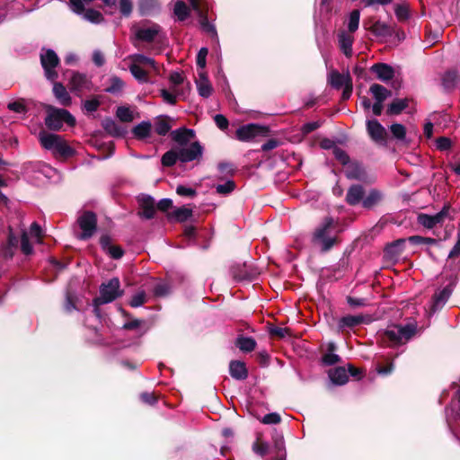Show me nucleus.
<instances>
[{
	"label": "nucleus",
	"mask_w": 460,
	"mask_h": 460,
	"mask_svg": "<svg viewBox=\"0 0 460 460\" xmlns=\"http://www.w3.org/2000/svg\"><path fill=\"white\" fill-rule=\"evenodd\" d=\"M339 226L338 219H334L332 217H324L312 234V243L320 245L322 252H329L341 242L337 235L341 232Z\"/></svg>",
	"instance_id": "1"
},
{
	"label": "nucleus",
	"mask_w": 460,
	"mask_h": 460,
	"mask_svg": "<svg viewBox=\"0 0 460 460\" xmlns=\"http://www.w3.org/2000/svg\"><path fill=\"white\" fill-rule=\"evenodd\" d=\"M413 323L395 324L379 333L380 342L386 347H397L407 343L416 333Z\"/></svg>",
	"instance_id": "2"
},
{
	"label": "nucleus",
	"mask_w": 460,
	"mask_h": 460,
	"mask_svg": "<svg viewBox=\"0 0 460 460\" xmlns=\"http://www.w3.org/2000/svg\"><path fill=\"white\" fill-rule=\"evenodd\" d=\"M47 113L45 118L46 127L52 131H58L66 123L69 127H75L76 124L75 118L66 109L57 108L50 104L44 105Z\"/></svg>",
	"instance_id": "3"
},
{
	"label": "nucleus",
	"mask_w": 460,
	"mask_h": 460,
	"mask_svg": "<svg viewBox=\"0 0 460 460\" xmlns=\"http://www.w3.org/2000/svg\"><path fill=\"white\" fill-rule=\"evenodd\" d=\"M40 60L47 80L56 81L58 77L56 68L60 65V59L57 53L53 49L43 48L40 55Z\"/></svg>",
	"instance_id": "4"
},
{
	"label": "nucleus",
	"mask_w": 460,
	"mask_h": 460,
	"mask_svg": "<svg viewBox=\"0 0 460 460\" xmlns=\"http://www.w3.org/2000/svg\"><path fill=\"white\" fill-rule=\"evenodd\" d=\"M120 282L118 278L111 279L107 283L100 286V296L95 297L96 304L111 303L123 295L120 288Z\"/></svg>",
	"instance_id": "5"
},
{
	"label": "nucleus",
	"mask_w": 460,
	"mask_h": 460,
	"mask_svg": "<svg viewBox=\"0 0 460 460\" xmlns=\"http://www.w3.org/2000/svg\"><path fill=\"white\" fill-rule=\"evenodd\" d=\"M270 129L268 126L250 123L241 126L235 131V137L239 141L248 142L256 137H265L270 135Z\"/></svg>",
	"instance_id": "6"
},
{
	"label": "nucleus",
	"mask_w": 460,
	"mask_h": 460,
	"mask_svg": "<svg viewBox=\"0 0 460 460\" xmlns=\"http://www.w3.org/2000/svg\"><path fill=\"white\" fill-rule=\"evenodd\" d=\"M77 223L82 229L79 239L91 238L97 230V216L94 212L86 210L77 218Z\"/></svg>",
	"instance_id": "7"
},
{
	"label": "nucleus",
	"mask_w": 460,
	"mask_h": 460,
	"mask_svg": "<svg viewBox=\"0 0 460 460\" xmlns=\"http://www.w3.org/2000/svg\"><path fill=\"white\" fill-rule=\"evenodd\" d=\"M69 7L73 13L77 15H83L85 20L93 23L98 24L104 22L103 15L101 12L93 8L85 9L82 0H69Z\"/></svg>",
	"instance_id": "8"
},
{
	"label": "nucleus",
	"mask_w": 460,
	"mask_h": 460,
	"mask_svg": "<svg viewBox=\"0 0 460 460\" xmlns=\"http://www.w3.org/2000/svg\"><path fill=\"white\" fill-rule=\"evenodd\" d=\"M450 205H444L443 208L436 215L430 216L428 214L420 213L418 215L417 221L422 226L432 229L437 225L442 224L446 217L448 216Z\"/></svg>",
	"instance_id": "9"
},
{
	"label": "nucleus",
	"mask_w": 460,
	"mask_h": 460,
	"mask_svg": "<svg viewBox=\"0 0 460 460\" xmlns=\"http://www.w3.org/2000/svg\"><path fill=\"white\" fill-rule=\"evenodd\" d=\"M345 176L349 180H356L366 183L373 182L365 166L358 161H351L346 167Z\"/></svg>",
	"instance_id": "10"
},
{
	"label": "nucleus",
	"mask_w": 460,
	"mask_h": 460,
	"mask_svg": "<svg viewBox=\"0 0 460 460\" xmlns=\"http://www.w3.org/2000/svg\"><path fill=\"white\" fill-rule=\"evenodd\" d=\"M179 155V161L181 163H188L199 159L202 156L203 147L199 142L195 141L188 147L176 148Z\"/></svg>",
	"instance_id": "11"
},
{
	"label": "nucleus",
	"mask_w": 460,
	"mask_h": 460,
	"mask_svg": "<svg viewBox=\"0 0 460 460\" xmlns=\"http://www.w3.org/2000/svg\"><path fill=\"white\" fill-rule=\"evenodd\" d=\"M370 322L369 316H365L363 314L351 315L348 314L346 316L341 317L338 321V331L343 332L346 328L353 329L362 323H367Z\"/></svg>",
	"instance_id": "12"
},
{
	"label": "nucleus",
	"mask_w": 460,
	"mask_h": 460,
	"mask_svg": "<svg viewBox=\"0 0 460 460\" xmlns=\"http://www.w3.org/2000/svg\"><path fill=\"white\" fill-rule=\"evenodd\" d=\"M91 81L87 78L85 74L79 72H73L69 80V89L71 92L75 93L76 95L84 90L90 89Z\"/></svg>",
	"instance_id": "13"
},
{
	"label": "nucleus",
	"mask_w": 460,
	"mask_h": 460,
	"mask_svg": "<svg viewBox=\"0 0 460 460\" xmlns=\"http://www.w3.org/2000/svg\"><path fill=\"white\" fill-rule=\"evenodd\" d=\"M460 83V75L457 68H450L441 75V85L445 92L454 91Z\"/></svg>",
	"instance_id": "14"
},
{
	"label": "nucleus",
	"mask_w": 460,
	"mask_h": 460,
	"mask_svg": "<svg viewBox=\"0 0 460 460\" xmlns=\"http://www.w3.org/2000/svg\"><path fill=\"white\" fill-rule=\"evenodd\" d=\"M139 207L142 211L138 215L146 219H152L155 215V201L150 195H142L138 198Z\"/></svg>",
	"instance_id": "15"
},
{
	"label": "nucleus",
	"mask_w": 460,
	"mask_h": 460,
	"mask_svg": "<svg viewBox=\"0 0 460 460\" xmlns=\"http://www.w3.org/2000/svg\"><path fill=\"white\" fill-rule=\"evenodd\" d=\"M367 130L370 137L376 142L385 141L387 132L377 119H370L367 122Z\"/></svg>",
	"instance_id": "16"
},
{
	"label": "nucleus",
	"mask_w": 460,
	"mask_h": 460,
	"mask_svg": "<svg viewBox=\"0 0 460 460\" xmlns=\"http://www.w3.org/2000/svg\"><path fill=\"white\" fill-rule=\"evenodd\" d=\"M100 245L114 260H119L124 255V251L120 246L111 244V238L108 234L100 237Z\"/></svg>",
	"instance_id": "17"
},
{
	"label": "nucleus",
	"mask_w": 460,
	"mask_h": 460,
	"mask_svg": "<svg viewBox=\"0 0 460 460\" xmlns=\"http://www.w3.org/2000/svg\"><path fill=\"white\" fill-rule=\"evenodd\" d=\"M229 374L232 378L243 381L248 377L249 372L243 361L235 359L229 363Z\"/></svg>",
	"instance_id": "18"
},
{
	"label": "nucleus",
	"mask_w": 460,
	"mask_h": 460,
	"mask_svg": "<svg viewBox=\"0 0 460 460\" xmlns=\"http://www.w3.org/2000/svg\"><path fill=\"white\" fill-rule=\"evenodd\" d=\"M19 240L18 236L13 233V228L9 226L7 241L2 246V255L4 259H12L15 249L18 247Z\"/></svg>",
	"instance_id": "19"
},
{
	"label": "nucleus",
	"mask_w": 460,
	"mask_h": 460,
	"mask_svg": "<svg viewBox=\"0 0 460 460\" xmlns=\"http://www.w3.org/2000/svg\"><path fill=\"white\" fill-rule=\"evenodd\" d=\"M365 196V189L360 184L351 185L347 191L345 201L349 206H357L360 202L362 203Z\"/></svg>",
	"instance_id": "20"
},
{
	"label": "nucleus",
	"mask_w": 460,
	"mask_h": 460,
	"mask_svg": "<svg viewBox=\"0 0 460 460\" xmlns=\"http://www.w3.org/2000/svg\"><path fill=\"white\" fill-rule=\"evenodd\" d=\"M370 70L383 82L392 80L394 76V69L385 63H376L370 67Z\"/></svg>",
	"instance_id": "21"
},
{
	"label": "nucleus",
	"mask_w": 460,
	"mask_h": 460,
	"mask_svg": "<svg viewBox=\"0 0 460 460\" xmlns=\"http://www.w3.org/2000/svg\"><path fill=\"white\" fill-rule=\"evenodd\" d=\"M193 211L186 207H181L172 212L166 214V217L170 222L184 223L191 219Z\"/></svg>",
	"instance_id": "22"
},
{
	"label": "nucleus",
	"mask_w": 460,
	"mask_h": 460,
	"mask_svg": "<svg viewBox=\"0 0 460 460\" xmlns=\"http://www.w3.org/2000/svg\"><path fill=\"white\" fill-rule=\"evenodd\" d=\"M53 83V89H52V92H53V94L55 96V98L58 101V102L65 106V107H68L72 104V98L69 94V93L67 92V90L66 89V87L64 86V84L62 83H59V82H52Z\"/></svg>",
	"instance_id": "23"
},
{
	"label": "nucleus",
	"mask_w": 460,
	"mask_h": 460,
	"mask_svg": "<svg viewBox=\"0 0 460 460\" xmlns=\"http://www.w3.org/2000/svg\"><path fill=\"white\" fill-rule=\"evenodd\" d=\"M103 129L111 137H122L127 134V129L120 125L117 124L116 121L111 118H105L102 121Z\"/></svg>",
	"instance_id": "24"
},
{
	"label": "nucleus",
	"mask_w": 460,
	"mask_h": 460,
	"mask_svg": "<svg viewBox=\"0 0 460 460\" xmlns=\"http://www.w3.org/2000/svg\"><path fill=\"white\" fill-rule=\"evenodd\" d=\"M161 31V26L154 23L151 27L148 28H141L137 30L136 33V37L137 40L144 42H153L155 37Z\"/></svg>",
	"instance_id": "25"
},
{
	"label": "nucleus",
	"mask_w": 460,
	"mask_h": 460,
	"mask_svg": "<svg viewBox=\"0 0 460 460\" xmlns=\"http://www.w3.org/2000/svg\"><path fill=\"white\" fill-rule=\"evenodd\" d=\"M171 136L173 141L182 146H186L195 137V132L193 129L181 128L172 131Z\"/></svg>",
	"instance_id": "26"
},
{
	"label": "nucleus",
	"mask_w": 460,
	"mask_h": 460,
	"mask_svg": "<svg viewBox=\"0 0 460 460\" xmlns=\"http://www.w3.org/2000/svg\"><path fill=\"white\" fill-rule=\"evenodd\" d=\"M452 294V289L449 286L445 287L441 291L438 293H435L432 296V305L431 310L433 312H436L439 308H441L445 303L447 301L449 296Z\"/></svg>",
	"instance_id": "27"
},
{
	"label": "nucleus",
	"mask_w": 460,
	"mask_h": 460,
	"mask_svg": "<svg viewBox=\"0 0 460 460\" xmlns=\"http://www.w3.org/2000/svg\"><path fill=\"white\" fill-rule=\"evenodd\" d=\"M348 79H352L351 76L348 75H343L338 72L337 70H332L328 76V84L334 89L340 90L348 83Z\"/></svg>",
	"instance_id": "28"
},
{
	"label": "nucleus",
	"mask_w": 460,
	"mask_h": 460,
	"mask_svg": "<svg viewBox=\"0 0 460 460\" xmlns=\"http://www.w3.org/2000/svg\"><path fill=\"white\" fill-rule=\"evenodd\" d=\"M328 376L331 381L337 385H343L349 380V376L343 367H337L330 369L328 371Z\"/></svg>",
	"instance_id": "29"
},
{
	"label": "nucleus",
	"mask_w": 460,
	"mask_h": 460,
	"mask_svg": "<svg viewBox=\"0 0 460 460\" xmlns=\"http://www.w3.org/2000/svg\"><path fill=\"white\" fill-rule=\"evenodd\" d=\"M234 345L242 352L249 353L256 349L257 342L252 337H245L241 334L237 336L234 341Z\"/></svg>",
	"instance_id": "30"
},
{
	"label": "nucleus",
	"mask_w": 460,
	"mask_h": 460,
	"mask_svg": "<svg viewBox=\"0 0 460 460\" xmlns=\"http://www.w3.org/2000/svg\"><path fill=\"white\" fill-rule=\"evenodd\" d=\"M172 118L167 115H160L155 118V131L159 136H165L172 128L170 122Z\"/></svg>",
	"instance_id": "31"
},
{
	"label": "nucleus",
	"mask_w": 460,
	"mask_h": 460,
	"mask_svg": "<svg viewBox=\"0 0 460 460\" xmlns=\"http://www.w3.org/2000/svg\"><path fill=\"white\" fill-rule=\"evenodd\" d=\"M339 39V46L341 50L344 53V55L348 58L352 56V44L354 39L351 35L348 34L345 31H341L338 35Z\"/></svg>",
	"instance_id": "32"
},
{
	"label": "nucleus",
	"mask_w": 460,
	"mask_h": 460,
	"mask_svg": "<svg viewBox=\"0 0 460 460\" xmlns=\"http://www.w3.org/2000/svg\"><path fill=\"white\" fill-rule=\"evenodd\" d=\"M370 31L376 37H391L394 33V28L380 21L373 23L370 27Z\"/></svg>",
	"instance_id": "33"
},
{
	"label": "nucleus",
	"mask_w": 460,
	"mask_h": 460,
	"mask_svg": "<svg viewBox=\"0 0 460 460\" xmlns=\"http://www.w3.org/2000/svg\"><path fill=\"white\" fill-rule=\"evenodd\" d=\"M405 240L398 239L394 242L388 243L385 248V253L390 258H397L400 256L404 248Z\"/></svg>",
	"instance_id": "34"
},
{
	"label": "nucleus",
	"mask_w": 460,
	"mask_h": 460,
	"mask_svg": "<svg viewBox=\"0 0 460 460\" xmlns=\"http://www.w3.org/2000/svg\"><path fill=\"white\" fill-rule=\"evenodd\" d=\"M152 124L150 121H142L135 126L131 132L136 139L143 140L150 136Z\"/></svg>",
	"instance_id": "35"
},
{
	"label": "nucleus",
	"mask_w": 460,
	"mask_h": 460,
	"mask_svg": "<svg viewBox=\"0 0 460 460\" xmlns=\"http://www.w3.org/2000/svg\"><path fill=\"white\" fill-rule=\"evenodd\" d=\"M52 151L55 155H58L63 158L72 157L75 153V149L72 148L63 137L55 145Z\"/></svg>",
	"instance_id": "36"
},
{
	"label": "nucleus",
	"mask_w": 460,
	"mask_h": 460,
	"mask_svg": "<svg viewBox=\"0 0 460 460\" xmlns=\"http://www.w3.org/2000/svg\"><path fill=\"white\" fill-rule=\"evenodd\" d=\"M230 274L236 281H242L251 279L246 264H234L230 268Z\"/></svg>",
	"instance_id": "37"
},
{
	"label": "nucleus",
	"mask_w": 460,
	"mask_h": 460,
	"mask_svg": "<svg viewBox=\"0 0 460 460\" xmlns=\"http://www.w3.org/2000/svg\"><path fill=\"white\" fill-rule=\"evenodd\" d=\"M409 106V99H395L387 107L386 114L389 116L399 115Z\"/></svg>",
	"instance_id": "38"
},
{
	"label": "nucleus",
	"mask_w": 460,
	"mask_h": 460,
	"mask_svg": "<svg viewBox=\"0 0 460 460\" xmlns=\"http://www.w3.org/2000/svg\"><path fill=\"white\" fill-rule=\"evenodd\" d=\"M369 91L373 94L376 102H384L386 98L392 94L390 90L378 84H373L370 86Z\"/></svg>",
	"instance_id": "39"
},
{
	"label": "nucleus",
	"mask_w": 460,
	"mask_h": 460,
	"mask_svg": "<svg viewBox=\"0 0 460 460\" xmlns=\"http://www.w3.org/2000/svg\"><path fill=\"white\" fill-rule=\"evenodd\" d=\"M62 137L53 133H40V141L41 146L48 150H52L56 144L60 141Z\"/></svg>",
	"instance_id": "40"
},
{
	"label": "nucleus",
	"mask_w": 460,
	"mask_h": 460,
	"mask_svg": "<svg viewBox=\"0 0 460 460\" xmlns=\"http://www.w3.org/2000/svg\"><path fill=\"white\" fill-rule=\"evenodd\" d=\"M160 4L157 0H139L138 9L142 15H148L158 11Z\"/></svg>",
	"instance_id": "41"
},
{
	"label": "nucleus",
	"mask_w": 460,
	"mask_h": 460,
	"mask_svg": "<svg viewBox=\"0 0 460 460\" xmlns=\"http://www.w3.org/2000/svg\"><path fill=\"white\" fill-rule=\"evenodd\" d=\"M382 199V193L376 190L372 189L367 196L363 198L362 206L365 208H372Z\"/></svg>",
	"instance_id": "42"
},
{
	"label": "nucleus",
	"mask_w": 460,
	"mask_h": 460,
	"mask_svg": "<svg viewBox=\"0 0 460 460\" xmlns=\"http://www.w3.org/2000/svg\"><path fill=\"white\" fill-rule=\"evenodd\" d=\"M173 13L179 21L183 22L190 16V9L185 2L178 0L174 4Z\"/></svg>",
	"instance_id": "43"
},
{
	"label": "nucleus",
	"mask_w": 460,
	"mask_h": 460,
	"mask_svg": "<svg viewBox=\"0 0 460 460\" xmlns=\"http://www.w3.org/2000/svg\"><path fill=\"white\" fill-rule=\"evenodd\" d=\"M101 103L99 96H93L91 99L83 102L82 110L86 114L92 113L100 108Z\"/></svg>",
	"instance_id": "44"
},
{
	"label": "nucleus",
	"mask_w": 460,
	"mask_h": 460,
	"mask_svg": "<svg viewBox=\"0 0 460 460\" xmlns=\"http://www.w3.org/2000/svg\"><path fill=\"white\" fill-rule=\"evenodd\" d=\"M177 161H179V155L176 148H172L165 152L161 158V163L164 167H172Z\"/></svg>",
	"instance_id": "45"
},
{
	"label": "nucleus",
	"mask_w": 460,
	"mask_h": 460,
	"mask_svg": "<svg viewBox=\"0 0 460 460\" xmlns=\"http://www.w3.org/2000/svg\"><path fill=\"white\" fill-rule=\"evenodd\" d=\"M129 70L133 76L139 82L146 83L148 81V75L146 71L137 64H132L129 66Z\"/></svg>",
	"instance_id": "46"
},
{
	"label": "nucleus",
	"mask_w": 460,
	"mask_h": 460,
	"mask_svg": "<svg viewBox=\"0 0 460 460\" xmlns=\"http://www.w3.org/2000/svg\"><path fill=\"white\" fill-rule=\"evenodd\" d=\"M124 87V82L119 76L110 78V85L105 89L107 93H117Z\"/></svg>",
	"instance_id": "47"
},
{
	"label": "nucleus",
	"mask_w": 460,
	"mask_h": 460,
	"mask_svg": "<svg viewBox=\"0 0 460 460\" xmlns=\"http://www.w3.org/2000/svg\"><path fill=\"white\" fill-rule=\"evenodd\" d=\"M116 116L122 122H131L134 119L132 111L125 106L118 107Z\"/></svg>",
	"instance_id": "48"
},
{
	"label": "nucleus",
	"mask_w": 460,
	"mask_h": 460,
	"mask_svg": "<svg viewBox=\"0 0 460 460\" xmlns=\"http://www.w3.org/2000/svg\"><path fill=\"white\" fill-rule=\"evenodd\" d=\"M360 12L358 9H354L349 14V21L348 24V30L349 32H355L359 24Z\"/></svg>",
	"instance_id": "49"
},
{
	"label": "nucleus",
	"mask_w": 460,
	"mask_h": 460,
	"mask_svg": "<svg viewBox=\"0 0 460 460\" xmlns=\"http://www.w3.org/2000/svg\"><path fill=\"white\" fill-rule=\"evenodd\" d=\"M394 368V364L392 360L388 358L385 359L384 363H377L376 371L378 374L382 376H388L393 373Z\"/></svg>",
	"instance_id": "50"
},
{
	"label": "nucleus",
	"mask_w": 460,
	"mask_h": 460,
	"mask_svg": "<svg viewBox=\"0 0 460 460\" xmlns=\"http://www.w3.org/2000/svg\"><path fill=\"white\" fill-rule=\"evenodd\" d=\"M197 85V89L199 92V94L201 97L208 98L213 92V87L210 84V82H195Z\"/></svg>",
	"instance_id": "51"
},
{
	"label": "nucleus",
	"mask_w": 460,
	"mask_h": 460,
	"mask_svg": "<svg viewBox=\"0 0 460 460\" xmlns=\"http://www.w3.org/2000/svg\"><path fill=\"white\" fill-rule=\"evenodd\" d=\"M21 250L25 255H30L33 252V248L30 243L28 234L24 230L21 234Z\"/></svg>",
	"instance_id": "52"
},
{
	"label": "nucleus",
	"mask_w": 460,
	"mask_h": 460,
	"mask_svg": "<svg viewBox=\"0 0 460 460\" xmlns=\"http://www.w3.org/2000/svg\"><path fill=\"white\" fill-rule=\"evenodd\" d=\"M390 130L394 138H396L398 140H403L405 138L406 128L402 124H400V123L392 124L390 127Z\"/></svg>",
	"instance_id": "53"
},
{
	"label": "nucleus",
	"mask_w": 460,
	"mask_h": 460,
	"mask_svg": "<svg viewBox=\"0 0 460 460\" xmlns=\"http://www.w3.org/2000/svg\"><path fill=\"white\" fill-rule=\"evenodd\" d=\"M146 294L144 290H141L131 297L128 305L131 307H138L146 303Z\"/></svg>",
	"instance_id": "54"
},
{
	"label": "nucleus",
	"mask_w": 460,
	"mask_h": 460,
	"mask_svg": "<svg viewBox=\"0 0 460 460\" xmlns=\"http://www.w3.org/2000/svg\"><path fill=\"white\" fill-rule=\"evenodd\" d=\"M252 450L255 454L264 456L268 454L269 445L257 438L256 441L252 444Z\"/></svg>",
	"instance_id": "55"
},
{
	"label": "nucleus",
	"mask_w": 460,
	"mask_h": 460,
	"mask_svg": "<svg viewBox=\"0 0 460 460\" xmlns=\"http://www.w3.org/2000/svg\"><path fill=\"white\" fill-rule=\"evenodd\" d=\"M177 95L178 96L183 95V91H177L176 94H173L166 89L161 90V96L163 97L164 101L171 105L176 104Z\"/></svg>",
	"instance_id": "56"
},
{
	"label": "nucleus",
	"mask_w": 460,
	"mask_h": 460,
	"mask_svg": "<svg viewBox=\"0 0 460 460\" xmlns=\"http://www.w3.org/2000/svg\"><path fill=\"white\" fill-rule=\"evenodd\" d=\"M235 189V182L232 180H228L224 184H218L216 187L217 192L222 195L230 194Z\"/></svg>",
	"instance_id": "57"
},
{
	"label": "nucleus",
	"mask_w": 460,
	"mask_h": 460,
	"mask_svg": "<svg viewBox=\"0 0 460 460\" xmlns=\"http://www.w3.org/2000/svg\"><path fill=\"white\" fill-rule=\"evenodd\" d=\"M269 333L270 336L276 337L278 339H283L286 337V335H291V330L289 328L270 326L269 328Z\"/></svg>",
	"instance_id": "58"
},
{
	"label": "nucleus",
	"mask_w": 460,
	"mask_h": 460,
	"mask_svg": "<svg viewBox=\"0 0 460 460\" xmlns=\"http://www.w3.org/2000/svg\"><path fill=\"white\" fill-rule=\"evenodd\" d=\"M133 63L138 66H151L155 68V61L153 58L146 57L142 54H137L133 57Z\"/></svg>",
	"instance_id": "59"
},
{
	"label": "nucleus",
	"mask_w": 460,
	"mask_h": 460,
	"mask_svg": "<svg viewBox=\"0 0 460 460\" xmlns=\"http://www.w3.org/2000/svg\"><path fill=\"white\" fill-rule=\"evenodd\" d=\"M199 16L200 17V24H201L202 29L211 35H216L217 34L216 28L213 24H211L208 22V13H205Z\"/></svg>",
	"instance_id": "60"
},
{
	"label": "nucleus",
	"mask_w": 460,
	"mask_h": 460,
	"mask_svg": "<svg viewBox=\"0 0 460 460\" xmlns=\"http://www.w3.org/2000/svg\"><path fill=\"white\" fill-rule=\"evenodd\" d=\"M333 155L342 165H348L351 162L349 155L340 147H334Z\"/></svg>",
	"instance_id": "61"
},
{
	"label": "nucleus",
	"mask_w": 460,
	"mask_h": 460,
	"mask_svg": "<svg viewBox=\"0 0 460 460\" xmlns=\"http://www.w3.org/2000/svg\"><path fill=\"white\" fill-rule=\"evenodd\" d=\"M217 169L220 173L226 174V175H234L236 169L234 165L230 162H220L217 164Z\"/></svg>",
	"instance_id": "62"
},
{
	"label": "nucleus",
	"mask_w": 460,
	"mask_h": 460,
	"mask_svg": "<svg viewBox=\"0 0 460 460\" xmlns=\"http://www.w3.org/2000/svg\"><path fill=\"white\" fill-rule=\"evenodd\" d=\"M322 361L325 366H333L341 362V358L334 353H326L323 356Z\"/></svg>",
	"instance_id": "63"
},
{
	"label": "nucleus",
	"mask_w": 460,
	"mask_h": 460,
	"mask_svg": "<svg viewBox=\"0 0 460 460\" xmlns=\"http://www.w3.org/2000/svg\"><path fill=\"white\" fill-rule=\"evenodd\" d=\"M208 53V49L207 48H201L197 54L196 64L197 66L200 69H204L207 64V56Z\"/></svg>",
	"instance_id": "64"
}]
</instances>
